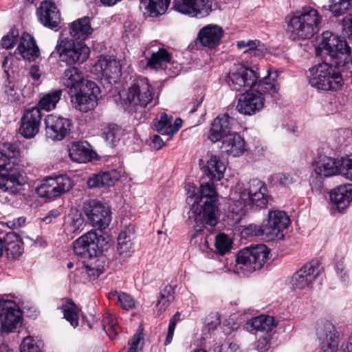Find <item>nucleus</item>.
Returning a JSON list of instances; mask_svg holds the SVG:
<instances>
[{"label": "nucleus", "instance_id": "603ef678", "mask_svg": "<svg viewBox=\"0 0 352 352\" xmlns=\"http://www.w3.org/2000/svg\"><path fill=\"white\" fill-rule=\"evenodd\" d=\"M20 352H41L40 344L33 338L28 336L20 345Z\"/></svg>", "mask_w": 352, "mask_h": 352}, {"label": "nucleus", "instance_id": "aec40b11", "mask_svg": "<svg viewBox=\"0 0 352 352\" xmlns=\"http://www.w3.org/2000/svg\"><path fill=\"white\" fill-rule=\"evenodd\" d=\"M265 101L264 95L261 91H248L239 96L236 109L241 114L252 116L263 108Z\"/></svg>", "mask_w": 352, "mask_h": 352}, {"label": "nucleus", "instance_id": "3c124183", "mask_svg": "<svg viewBox=\"0 0 352 352\" xmlns=\"http://www.w3.org/2000/svg\"><path fill=\"white\" fill-rule=\"evenodd\" d=\"M214 245L217 252L223 255L230 250L231 241L226 234L221 233L215 237Z\"/></svg>", "mask_w": 352, "mask_h": 352}, {"label": "nucleus", "instance_id": "680f3d73", "mask_svg": "<svg viewBox=\"0 0 352 352\" xmlns=\"http://www.w3.org/2000/svg\"><path fill=\"white\" fill-rule=\"evenodd\" d=\"M143 339L142 334L136 333L133 335L131 340L129 342V348L128 352H138V345L140 341Z\"/></svg>", "mask_w": 352, "mask_h": 352}, {"label": "nucleus", "instance_id": "7c9ffc66", "mask_svg": "<svg viewBox=\"0 0 352 352\" xmlns=\"http://www.w3.org/2000/svg\"><path fill=\"white\" fill-rule=\"evenodd\" d=\"M90 18L84 16L73 21L69 26V34L76 39L85 40L93 33Z\"/></svg>", "mask_w": 352, "mask_h": 352}, {"label": "nucleus", "instance_id": "4be33fe9", "mask_svg": "<svg viewBox=\"0 0 352 352\" xmlns=\"http://www.w3.org/2000/svg\"><path fill=\"white\" fill-rule=\"evenodd\" d=\"M268 228L265 232L270 235V239L274 237L282 238V231L288 228L290 224L289 216L283 211L274 210L269 212L268 219L265 221Z\"/></svg>", "mask_w": 352, "mask_h": 352}, {"label": "nucleus", "instance_id": "c85d7f7f", "mask_svg": "<svg viewBox=\"0 0 352 352\" xmlns=\"http://www.w3.org/2000/svg\"><path fill=\"white\" fill-rule=\"evenodd\" d=\"M62 83L69 89V94L73 96V93L77 91L84 82L85 79L82 72L76 67H71L65 70L62 76Z\"/></svg>", "mask_w": 352, "mask_h": 352}, {"label": "nucleus", "instance_id": "c03bdc74", "mask_svg": "<svg viewBox=\"0 0 352 352\" xmlns=\"http://www.w3.org/2000/svg\"><path fill=\"white\" fill-rule=\"evenodd\" d=\"M171 60V54L164 48H159L157 52H153L151 56L147 60V66L153 69L161 67L164 63H168Z\"/></svg>", "mask_w": 352, "mask_h": 352}, {"label": "nucleus", "instance_id": "a878e982", "mask_svg": "<svg viewBox=\"0 0 352 352\" xmlns=\"http://www.w3.org/2000/svg\"><path fill=\"white\" fill-rule=\"evenodd\" d=\"M93 70L98 76L108 79L119 76L121 74V66L119 62L111 58H99L94 64Z\"/></svg>", "mask_w": 352, "mask_h": 352}, {"label": "nucleus", "instance_id": "37998d69", "mask_svg": "<svg viewBox=\"0 0 352 352\" xmlns=\"http://www.w3.org/2000/svg\"><path fill=\"white\" fill-rule=\"evenodd\" d=\"M108 298L110 300L117 301L120 306L125 310L135 308L137 304L135 299L125 292H111L108 294Z\"/></svg>", "mask_w": 352, "mask_h": 352}, {"label": "nucleus", "instance_id": "72a5a7b5", "mask_svg": "<svg viewBox=\"0 0 352 352\" xmlns=\"http://www.w3.org/2000/svg\"><path fill=\"white\" fill-rule=\"evenodd\" d=\"M226 168L220 158L214 155H211L207 161L205 173L212 180L219 181L224 175Z\"/></svg>", "mask_w": 352, "mask_h": 352}, {"label": "nucleus", "instance_id": "052dcab7", "mask_svg": "<svg viewBox=\"0 0 352 352\" xmlns=\"http://www.w3.org/2000/svg\"><path fill=\"white\" fill-rule=\"evenodd\" d=\"M275 177L278 180L279 184L283 186H289L296 182L295 177L287 173L276 175Z\"/></svg>", "mask_w": 352, "mask_h": 352}, {"label": "nucleus", "instance_id": "9d476101", "mask_svg": "<svg viewBox=\"0 0 352 352\" xmlns=\"http://www.w3.org/2000/svg\"><path fill=\"white\" fill-rule=\"evenodd\" d=\"M77 91L71 96L74 106L80 111L88 112L97 105L100 96V88L96 82L87 80L84 82Z\"/></svg>", "mask_w": 352, "mask_h": 352}, {"label": "nucleus", "instance_id": "f03ea898", "mask_svg": "<svg viewBox=\"0 0 352 352\" xmlns=\"http://www.w3.org/2000/svg\"><path fill=\"white\" fill-rule=\"evenodd\" d=\"M186 201L192 207L188 212V218L193 219L195 236L204 228V224L214 227L218 223L217 206V191L213 182H208L201 185L200 194L196 192L193 184H188ZM199 192V191H198Z\"/></svg>", "mask_w": 352, "mask_h": 352}, {"label": "nucleus", "instance_id": "bb28decb", "mask_svg": "<svg viewBox=\"0 0 352 352\" xmlns=\"http://www.w3.org/2000/svg\"><path fill=\"white\" fill-rule=\"evenodd\" d=\"M330 200L339 212L346 209L352 201V185L344 184L333 188L330 192Z\"/></svg>", "mask_w": 352, "mask_h": 352}, {"label": "nucleus", "instance_id": "a211bd4d", "mask_svg": "<svg viewBox=\"0 0 352 352\" xmlns=\"http://www.w3.org/2000/svg\"><path fill=\"white\" fill-rule=\"evenodd\" d=\"M316 335L320 352H338L340 336L332 324L325 322L320 324Z\"/></svg>", "mask_w": 352, "mask_h": 352}, {"label": "nucleus", "instance_id": "e433bc0d", "mask_svg": "<svg viewBox=\"0 0 352 352\" xmlns=\"http://www.w3.org/2000/svg\"><path fill=\"white\" fill-rule=\"evenodd\" d=\"M175 299V291L171 285H166L160 292L155 305L159 315L164 312Z\"/></svg>", "mask_w": 352, "mask_h": 352}, {"label": "nucleus", "instance_id": "f257e3e1", "mask_svg": "<svg viewBox=\"0 0 352 352\" xmlns=\"http://www.w3.org/2000/svg\"><path fill=\"white\" fill-rule=\"evenodd\" d=\"M318 51L324 52L334 60L336 65L323 62L311 67L307 74L309 84L318 89L338 90L343 84V78L338 68L349 61L351 50L344 38L330 32L322 34Z\"/></svg>", "mask_w": 352, "mask_h": 352}, {"label": "nucleus", "instance_id": "2f4dec72", "mask_svg": "<svg viewBox=\"0 0 352 352\" xmlns=\"http://www.w3.org/2000/svg\"><path fill=\"white\" fill-rule=\"evenodd\" d=\"M133 228H128L120 232L118 237L117 252L121 258H129L132 256L133 248Z\"/></svg>", "mask_w": 352, "mask_h": 352}, {"label": "nucleus", "instance_id": "4d7b16f0", "mask_svg": "<svg viewBox=\"0 0 352 352\" xmlns=\"http://www.w3.org/2000/svg\"><path fill=\"white\" fill-rule=\"evenodd\" d=\"M18 37V32L14 30H11L6 36H3L1 40V45L6 49L12 48Z\"/></svg>", "mask_w": 352, "mask_h": 352}, {"label": "nucleus", "instance_id": "8fccbe9b", "mask_svg": "<svg viewBox=\"0 0 352 352\" xmlns=\"http://www.w3.org/2000/svg\"><path fill=\"white\" fill-rule=\"evenodd\" d=\"M102 326L109 337L115 339L119 329L116 317L111 314H106L102 319Z\"/></svg>", "mask_w": 352, "mask_h": 352}, {"label": "nucleus", "instance_id": "4468645a", "mask_svg": "<svg viewBox=\"0 0 352 352\" xmlns=\"http://www.w3.org/2000/svg\"><path fill=\"white\" fill-rule=\"evenodd\" d=\"M267 188L263 182L258 179H253L248 183L240 195V199L245 206L261 208L266 206Z\"/></svg>", "mask_w": 352, "mask_h": 352}, {"label": "nucleus", "instance_id": "0e129e2a", "mask_svg": "<svg viewBox=\"0 0 352 352\" xmlns=\"http://www.w3.org/2000/svg\"><path fill=\"white\" fill-rule=\"evenodd\" d=\"M25 223V218L20 217L16 219L8 221L6 224L7 226L12 230L17 229L24 226Z\"/></svg>", "mask_w": 352, "mask_h": 352}, {"label": "nucleus", "instance_id": "c756f323", "mask_svg": "<svg viewBox=\"0 0 352 352\" xmlns=\"http://www.w3.org/2000/svg\"><path fill=\"white\" fill-rule=\"evenodd\" d=\"M16 51L24 59L30 60H35L39 55V50L33 36L27 32L21 34Z\"/></svg>", "mask_w": 352, "mask_h": 352}, {"label": "nucleus", "instance_id": "f3484780", "mask_svg": "<svg viewBox=\"0 0 352 352\" xmlns=\"http://www.w3.org/2000/svg\"><path fill=\"white\" fill-rule=\"evenodd\" d=\"M319 273L320 267L317 261L306 263L291 277V288L294 291H300L310 287Z\"/></svg>", "mask_w": 352, "mask_h": 352}, {"label": "nucleus", "instance_id": "cd10ccee", "mask_svg": "<svg viewBox=\"0 0 352 352\" xmlns=\"http://www.w3.org/2000/svg\"><path fill=\"white\" fill-rule=\"evenodd\" d=\"M222 36V28L217 25L210 24L200 30L197 39L201 45L209 48H214L219 44Z\"/></svg>", "mask_w": 352, "mask_h": 352}, {"label": "nucleus", "instance_id": "58836bf2", "mask_svg": "<svg viewBox=\"0 0 352 352\" xmlns=\"http://www.w3.org/2000/svg\"><path fill=\"white\" fill-rule=\"evenodd\" d=\"M4 250L8 258H18L23 252V248L22 243L18 239L17 236L13 234H8L4 238Z\"/></svg>", "mask_w": 352, "mask_h": 352}, {"label": "nucleus", "instance_id": "ddd939ff", "mask_svg": "<svg viewBox=\"0 0 352 352\" xmlns=\"http://www.w3.org/2000/svg\"><path fill=\"white\" fill-rule=\"evenodd\" d=\"M83 211L91 226L99 229L106 228L111 221L110 208L96 199L85 201Z\"/></svg>", "mask_w": 352, "mask_h": 352}, {"label": "nucleus", "instance_id": "de8ad7c7", "mask_svg": "<svg viewBox=\"0 0 352 352\" xmlns=\"http://www.w3.org/2000/svg\"><path fill=\"white\" fill-rule=\"evenodd\" d=\"M352 9V0H329V10L334 16L344 15Z\"/></svg>", "mask_w": 352, "mask_h": 352}, {"label": "nucleus", "instance_id": "6e6d98bb", "mask_svg": "<svg viewBox=\"0 0 352 352\" xmlns=\"http://www.w3.org/2000/svg\"><path fill=\"white\" fill-rule=\"evenodd\" d=\"M102 263L100 259H96V263L87 265L86 269L88 275L94 278L98 277L104 271V267L101 265Z\"/></svg>", "mask_w": 352, "mask_h": 352}, {"label": "nucleus", "instance_id": "bf43d9fd", "mask_svg": "<svg viewBox=\"0 0 352 352\" xmlns=\"http://www.w3.org/2000/svg\"><path fill=\"white\" fill-rule=\"evenodd\" d=\"M265 228H268V226H267L266 222L264 221L261 226L257 225H250L247 230L250 231V233L255 236H266L270 239V235L267 232H265Z\"/></svg>", "mask_w": 352, "mask_h": 352}, {"label": "nucleus", "instance_id": "20e7f679", "mask_svg": "<svg viewBox=\"0 0 352 352\" xmlns=\"http://www.w3.org/2000/svg\"><path fill=\"white\" fill-rule=\"evenodd\" d=\"M17 147L10 142L0 144V189L15 193L20 190L23 182L16 168Z\"/></svg>", "mask_w": 352, "mask_h": 352}, {"label": "nucleus", "instance_id": "a18cd8bd", "mask_svg": "<svg viewBox=\"0 0 352 352\" xmlns=\"http://www.w3.org/2000/svg\"><path fill=\"white\" fill-rule=\"evenodd\" d=\"M61 95V89H56L44 95L39 100L38 108L47 111L54 109L60 100Z\"/></svg>", "mask_w": 352, "mask_h": 352}, {"label": "nucleus", "instance_id": "79ce46f5", "mask_svg": "<svg viewBox=\"0 0 352 352\" xmlns=\"http://www.w3.org/2000/svg\"><path fill=\"white\" fill-rule=\"evenodd\" d=\"M116 180V177L112 176L111 173L102 172L90 177L87 184L90 188H102L112 186Z\"/></svg>", "mask_w": 352, "mask_h": 352}, {"label": "nucleus", "instance_id": "9b49d317", "mask_svg": "<svg viewBox=\"0 0 352 352\" xmlns=\"http://www.w3.org/2000/svg\"><path fill=\"white\" fill-rule=\"evenodd\" d=\"M22 313L13 300L0 298V336L13 332L21 323Z\"/></svg>", "mask_w": 352, "mask_h": 352}, {"label": "nucleus", "instance_id": "f704fd0d", "mask_svg": "<svg viewBox=\"0 0 352 352\" xmlns=\"http://www.w3.org/2000/svg\"><path fill=\"white\" fill-rule=\"evenodd\" d=\"M58 309L63 313L64 318L73 327L78 325L79 313L77 306L70 299H63Z\"/></svg>", "mask_w": 352, "mask_h": 352}, {"label": "nucleus", "instance_id": "774afa93", "mask_svg": "<svg viewBox=\"0 0 352 352\" xmlns=\"http://www.w3.org/2000/svg\"><path fill=\"white\" fill-rule=\"evenodd\" d=\"M153 146L155 149L158 150L163 147L164 145V140L158 135H155L152 139Z\"/></svg>", "mask_w": 352, "mask_h": 352}, {"label": "nucleus", "instance_id": "ea45409f", "mask_svg": "<svg viewBox=\"0 0 352 352\" xmlns=\"http://www.w3.org/2000/svg\"><path fill=\"white\" fill-rule=\"evenodd\" d=\"M170 0H140L142 6L151 16L163 14L170 4Z\"/></svg>", "mask_w": 352, "mask_h": 352}, {"label": "nucleus", "instance_id": "4c0bfd02", "mask_svg": "<svg viewBox=\"0 0 352 352\" xmlns=\"http://www.w3.org/2000/svg\"><path fill=\"white\" fill-rule=\"evenodd\" d=\"M84 219L78 211L69 214L65 219V230L67 234H76L83 229Z\"/></svg>", "mask_w": 352, "mask_h": 352}, {"label": "nucleus", "instance_id": "b1692460", "mask_svg": "<svg viewBox=\"0 0 352 352\" xmlns=\"http://www.w3.org/2000/svg\"><path fill=\"white\" fill-rule=\"evenodd\" d=\"M234 120L228 113L219 115L212 122L208 138L212 142L220 141L224 136L231 133L230 131Z\"/></svg>", "mask_w": 352, "mask_h": 352}, {"label": "nucleus", "instance_id": "13d9d810", "mask_svg": "<svg viewBox=\"0 0 352 352\" xmlns=\"http://www.w3.org/2000/svg\"><path fill=\"white\" fill-rule=\"evenodd\" d=\"M221 323L220 316L217 313L212 314L206 318L205 320V328L208 331L214 330Z\"/></svg>", "mask_w": 352, "mask_h": 352}, {"label": "nucleus", "instance_id": "393cba45", "mask_svg": "<svg viewBox=\"0 0 352 352\" xmlns=\"http://www.w3.org/2000/svg\"><path fill=\"white\" fill-rule=\"evenodd\" d=\"M221 141V152L232 157L240 156L245 151L243 138L236 132H232L224 136Z\"/></svg>", "mask_w": 352, "mask_h": 352}, {"label": "nucleus", "instance_id": "473e14b6", "mask_svg": "<svg viewBox=\"0 0 352 352\" xmlns=\"http://www.w3.org/2000/svg\"><path fill=\"white\" fill-rule=\"evenodd\" d=\"M276 326L274 318L270 316L261 315L249 320L246 328L250 332H269Z\"/></svg>", "mask_w": 352, "mask_h": 352}, {"label": "nucleus", "instance_id": "864d4df0", "mask_svg": "<svg viewBox=\"0 0 352 352\" xmlns=\"http://www.w3.org/2000/svg\"><path fill=\"white\" fill-rule=\"evenodd\" d=\"M120 127L116 124H109L104 130L103 137L109 144H113L118 138Z\"/></svg>", "mask_w": 352, "mask_h": 352}, {"label": "nucleus", "instance_id": "338daca9", "mask_svg": "<svg viewBox=\"0 0 352 352\" xmlns=\"http://www.w3.org/2000/svg\"><path fill=\"white\" fill-rule=\"evenodd\" d=\"M182 120L180 118H177L174 124H172V122H170V139L173 137V135L176 133L182 126Z\"/></svg>", "mask_w": 352, "mask_h": 352}, {"label": "nucleus", "instance_id": "1a4fd4ad", "mask_svg": "<svg viewBox=\"0 0 352 352\" xmlns=\"http://www.w3.org/2000/svg\"><path fill=\"white\" fill-rule=\"evenodd\" d=\"M56 50L61 61L69 65L81 64L89 56V48L84 43L64 38L56 45Z\"/></svg>", "mask_w": 352, "mask_h": 352}, {"label": "nucleus", "instance_id": "c9c22d12", "mask_svg": "<svg viewBox=\"0 0 352 352\" xmlns=\"http://www.w3.org/2000/svg\"><path fill=\"white\" fill-rule=\"evenodd\" d=\"M87 142L74 143L69 149L70 158L78 163H85L91 160V153Z\"/></svg>", "mask_w": 352, "mask_h": 352}, {"label": "nucleus", "instance_id": "5fc2aeb1", "mask_svg": "<svg viewBox=\"0 0 352 352\" xmlns=\"http://www.w3.org/2000/svg\"><path fill=\"white\" fill-rule=\"evenodd\" d=\"M340 175L352 182V155L342 160L340 168Z\"/></svg>", "mask_w": 352, "mask_h": 352}, {"label": "nucleus", "instance_id": "f8f14e48", "mask_svg": "<svg viewBox=\"0 0 352 352\" xmlns=\"http://www.w3.org/2000/svg\"><path fill=\"white\" fill-rule=\"evenodd\" d=\"M339 162L336 159L320 156L315 162V168L311 175L310 184L312 190H319L322 188L324 179L340 174Z\"/></svg>", "mask_w": 352, "mask_h": 352}, {"label": "nucleus", "instance_id": "6e6552de", "mask_svg": "<svg viewBox=\"0 0 352 352\" xmlns=\"http://www.w3.org/2000/svg\"><path fill=\"white\" fill-rule=\"evenodd\" d=\"M107 246L106 239L96 231H89L73 243L74 252L82 258H95Z\"/></svg>", "mask_w": 352, "mask_h": 352}, {"label": "nucleus", "instance_id": "e2e57ef3", "mask_svg": "<svg viewBox=\"0 0 352 352\" xmlns=\"http://www.w3.org/2000/svg\"><path fill=\"white\" fill-rule=\"evenodd\" d=\"M219 352H241V350L236 343L226 342L221 344Z\"/></svg>", "mask_w": 352, "mask_h": 352}, {"label": "nucleus", "instance_id": "dca6fc26", "mask_svg": "<svg viewBox=\"0 0 352 352\" xmlns=\"http://www.w3.org/2000/svg\"><path fill=\"white\" fill-rule=\"evenodd\" d=\"M72 186L73 182L71 178L63 175L46 179L38 188L37 191L41 197L53 199L69 191Z\"/></svg>", "mask_w": 352, "mask_h": 352}, {"label": "nucleus", "instance_id": "0eeeda50", "mask_svg": "<svg viewBox=\"0 0 352 352\" xmlns=\"http://www.w3.org/2000/svg\"><path fill=\"white\" fill-rule=\"evenodd\" d=\"M259 76L256 65L249 67L243 64H235L230 69L226 82L232 90L244 91L254 87L258 82Z\"/></svg>", "mask_w": 352, "mask_h": 352}, {"label": "nucleus", "instance_id": "2eb2a0df", "mask_svg": "<svg viewBox=\"0 0 352 352\" xmlns=\"http://www.w3.org/2000/svg\"><path fill=\"white\" fill-rule=\"evenodd\" d=\"M45 135L48 139L60 141L70 133L72 122L60 116L50 114L45 118Z\"/></svg>", "mask_w": 352, "mask_h": 352}, {"label": "nucleus", "instance_id": "6ab92c4d", "mask_svg": "<svg viewBox=\"0 0 352 352\" xmlns=\"http://www.w3.org/2000/svg\"><path fill=\"white\" fill-rule=\"evenodd\" d=\"M173 6L182 14L197 18L207 16L212 11L210 0H174Z\"/></svg>", "mask_w": 352, "mask_h": 352}, {"label": "nucleus", "instance_id": "5701e85b", "mask_svg": "<svg viewBox=\"0 0 352 352\" xmlns=\"http://www.w3.org/2000/svg\"><path fill=\"white\" fill-rule=\"evenodd\" d=\"M39 21L45 27L57 28L60 22V14L54 2L43 1L36 11Z\"/></svg>", "mask_w": 352, "mask_h": 352}, {"label": "nucleus", "instance_id": "7ed1b4c3", "mask_svg": "<svg viewBox=\"0 0 352 352\" xmlns=\"http://www.w3.org/2000/svg\"><path fill=\"white\" fill-rule=\"evenodd\" d=\"M322 19V16L316 9L307 6L288 14L285 21L290 37L293 40H303L318 32Z\"/></svg>", "mask_w": 352, "mask_h": 352}, {"label": "nucleus", "instance_id": "49530a36", "mask_svg": "<svg viewBox=\"0 0 352 352\" xmlns=\"http://www.w3.org/2000/svg\"><path fill=\"white\" fill-rule=\"evenodd\" d=\"M173 117L171 116L162 113L160 119L153 121L152 127L160 135L167 136L166 140H168L170 139V126Z\"/></svg>", "mask_w": 352, "mask_h": 352}, {"label": "nucleus", "instance_id": "39448f33", "mask_svg": "<svg viewBox=\"0 0 352 352\" xmlns=\"http://www.w3.org/2000/svg\"><path fill=\"white\" fill-rule=\"evenodd\" d=\"M120 96V105L129 113H142L153 102V106L156 104L154 89L148 79L142 76L135 78L128 90Z\"/></svg>", "mask_w": 352, "mask_h": 352}, {"label": "nucleus", "instance_id": "412c9836", "mask_svg": "<svg viewBox=\"0 0 352 352\" xmlns=\"http://www.w3.org/2000/svg\"><path fill=\"white\" fill-rule=\"evenodd\" d=\"M41 118L42 114L38 107L25 109L21 119L20 134L25 138H34L39 131Z\"/></svg>", "mask_w": 352, "mask_h": 352}, {"label": "nucleus", "instance_id": "09e8293b", "mask_svg": "<svg viewBox=\"0 0 352 352\" xmlns=\"http://www.w3.org/2000/svg\"><path fill=\"white\" fill-rule=\"evenodd\" d=\"M239 49H243L248 47L244 53H248L254 56H259L260 54L263 53L265 50L264 45L258 40H249L248 41H239L236 44Z\"/></svg>", "mask_w": 352, "mask_h": 352}, {"label": "nucleus", "instance_id": "69168bd1", "mask_svg": "<svg viewBox=\"0 0 352 352\" xmlns=\"http://www.w3.org/2000/svg\"><path fill=\"white\" fill-rule=\"evenodd\" d=\"M342 27L352 36V14H349L343 19Z\"/></svg>", "mask_w": 352, "mask_h": 352}, {"label": "nucleus", "instance_id": "a19ab883", "mask_svg": "<svg viewBox=\"0 0 352 352\" xmlns=\"http://www.w3.org/2000/svg\"><path fill=\"white\" fill-rule=\"evenodd\" d=\"M278 76V72L274 71L273 73L271 69L267 70V76H265L262 80L258 81V87L268 92L272 97L276 98L279 87L275 80Z\"/></svg>", "mask_w": 352, "mask_h": 352}, {"label": "nucleus", "instance_id": "423d86ee", "mask_svg": "<svg viewBox=\"0 0 352 352\" xmlns=\"http://www.w3.org/2000/svg\"><path fill=\"white\" fill-rule=\"evenodd\" d=\"M270 250L264 244L245 248L237 254L236 268L243 273L261 270L268 261Z\"/></svg>", "mask_w": 352, "mask_h": 352}]
</instances>
